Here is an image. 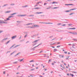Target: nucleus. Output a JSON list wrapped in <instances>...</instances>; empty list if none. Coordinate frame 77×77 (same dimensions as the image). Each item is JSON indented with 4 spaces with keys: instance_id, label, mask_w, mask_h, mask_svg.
<instances>
[{
    "instance_id": "obj_6",
    "label": "nucleus",
    "mask_w": 77,
    "mask_h": 77,
    "mask_svg": "<svg viewBox=\"0 0 77 77\" xmlns=\"http://www.w3.org/2000/svg\"><path fill=\"white\" fill-rule=\"evenodd\" d=\"M39 25H34V27H39Z\"/></svg>"
},
{
    "instance_id": "obj_61",
    "label": "nucleus",
    "mask_w": 77,
    "mask_h": 77,
    "mask_svg": "<svg viewBox=\"0 0 77 77\" xmlns=\"http://www.w3.org/2000/svg\"><path fill=\"white\" fill-rule=\"evenodd\" d=\"M67 75H69V74H67Z\"/></svg>"
},
{
    "instance_id": "obj_44",
    "label": "nucleus",
    "mask_w": 77,
    "mask_h": 77,
    "mask_svg": "<svg viewBox=\"0 0 77 77\" xmlns=\"http://www.w3.org/2000/svg\"><path fill=\"white\" fill-rule=\"evenodd\" d=\"M60 24H61V23H60L58 24V25H60Z\"/></svg>"
},
{
    "instance_id": "obj_33",
    "label": "nucleus",
    "mask_w": 77,
    "mask_h": 77,
    "mask_svg": "<svg viewBox=\"0 0 77 77\" xmlns=\"http://www.w3.org/2000/svg\"><path fill=\"white\" fill-rule=\"evenodd\" d=\"M6 39H8V38H5L4 39H3V40H6Z\"/></svg>"
},
{
    "instance_id": "obj_16",
    "label": "nucleus",
    "mask_w": 77,
    "mask_h": 77,
    "mask_svg": "<svg viewBox=\"0 0 77 77\" xmlns=\"http://www.w3.org/2000/svg\"><path fill=\"white\" fill-rule=\"evenodd\" d=\"M38 41H39V40H35V41H34L33 42H38Z\"/></svg>"
},
{
    "instance_id": "obj_35",
    "label": "nucleus",
    "mask_w": 77,
    "mask_h": 77,
    "mask_svg": "<svg viewBox=\"0 0 77 77\" xmlns=\"http://www.w3.org/2000/svg\"><path fill=\"white\" fill-rule=\"evenodd\" d=\"M68 25L69 26H71V25H72V24H68Z\"/></svg>"
},
{
    "instance_id": "obj_56",
    "label": "nucleus",
    "mask_w": 77,
    "mask_h": 77,
    "mask_svg": "<svg viewBox=\"0 0 77 77\" xmlns=\"http://www.w3.org/2000/svg\"><path fill=\"white\" fill-rule=\"evenodd\" d=\"M68 54H70V53L68 52Z\"/></svg>"
},
{
    "instance_id": "obj_39",
    "label": "nucleus",
    "mask_w": 77,
    "mask_h": 77,
    "mask_svg": "<svg viewBox=\"0 0 77 77\" xmlns=\"http://www.w3.org/2000/svg\"><path fill=\"white\" fill-rule=\"evenodd\" d=\"M34 62V61L33 60H31L30 61H29V62Z\"/></svg>"
},
{
    "instance_id": "obj_43",
    "label": "nucleus",
    "mask_w": 77,
    "mask_h": 77,
    "mask_svg": "<svg viewBox=\"0 0 77 77\" xmlns=\"http://www.w3.org/2000/svg\"><path fill=\"white\" fill-rule=\"evenodd\" d=\"M21 16V17H23V16H26V15H22Z\"/></svg>"
},
{
    "instance_id": "obj_10",
    "label": "nucleus",
    "mask_w": 77,
    "mask_h": 77,
    "mask_svg": "<svg viewBox=\"0 0 77 77\" xmlns=\"http://www.w3.org/2000/svg\"><path fill=\"white\" fill-rule=\"evenodd\" d=\"M43 23V24H52V23Z\"/></svg>"
},
{
    "instance_id": "obj_23",
    "label": "nucleus",
    "mask_w": 77,
    "mask_h": 77,
    "mask_svg": "<svg viewBox=\"0 0 77 77\" xmlns=\"http://www.w3.org/2000/svg\"><path fill=\"white\" fill-rule=\"evenodd\" d=\"M40 8H35L34 9H40Z\"/></svg>"
},
{
    "instance_id": "obj_3",
    "label": "nucleus",
    "mask_w": 77,
    "mask_h": 77,
    "mask_svg": "<svg viewBox=\"0 0 77 77\" xmlns=\"http://www.w3.org/2000/svg\"><path fill=\"white\" fill-rule=\"evenodd\" d=\"M59 56L60 58H63L64 57L63 55H59Z\"/></svg>"
},
{
    "instance_id": "obj_26",
    "label": "nucleus",
    "mask_w": 77,
    "mask_h": 77,
    "mask_svg": "<svg viewBox=\"0 0 77 77\" xmlns=\"http://www.w3.org/2000/svg\"><path fill=\"white\" fill-rule=\"evenodd\" d=\"M57 44H60V42H58L57 43Z\"/></svg>"
},
{
    "instance_id": "obj_29",
    "label": "nucleus",
    "mask_w": 77,
    "mask_h": 77,
    "mask_svg": "<svg viewBox=\"0 0 77 77\" xmlns=\"http://www.w3.org/2000/svg\"><path fill=\"white\" fill-rule=\"evenodd\" d=\"M33 70H35V69H31V70H30L31 71H33Z\"/></svg>"
},
{
    "instance_id": "obj_55",
    "label": "nucleus",
    "mask_w": 77,
    "mask_h": 77,
    "mask_svg": "<svg viewBox=\"0 0 77 77\" xmlns=\"http://www.w3.org/2000/svg\"><path fill=\"white\" fill-rule=\"evenodd\" d=\"M52 65H54V63H52Z\"/></svg>"
},
{
    "instance_id": "obj_1",
    "label": "nucleus",
    "mask_w": 77,
    "mask_h": 77,
    "mask_svg": "<svg viewBox=\"0 0 77 77\" xmlns=\"http://www.w3.org/2000/svg\"><path fill=\"white\" fill-rule=\"evenodd\" d=\"M2 23H4V24H7V22H5L4 21L0 20V24H2Z\"/></svg>"
},
{
    "instance_id": "obj_53",
    "label": "nucleus",
    "mask_w": 77,
    "mask_h": 77,
    "mask_svg": "<svg viewBox=\"0 0 77 77\" xmlns=\"http://www.w3.org/2000/svg\"><path fill=\"white\" fill-rule=\"evenodd\" d=\"M65 5H68V4H65Z\"/></svg>"
},
{
    "instance_id": "obj_5",
    "label": "nucleus",
    "mask_w": 77,
    "mask_h": 77,
    "mask_svg": "<svg viewBox=\"0 0 77 77\" xmlns=\"http://www.w3.org/2000/svg\"><path fill=\"white\" fill-rule=\"evenodd\" d=\"M20 62H24V59H21V60H20Z\"/></svg>"
},
{
    "instance_id": "obj_4",
    "label": "nucleus",
    "mask_w": 77,
    "mask_h": 77,
    "mask_svg": "<svg viewBox=\"0 0 77 77\" xmlns=\"http://www.w3.org/2000/svg\"><path fill=\"white\" fill-rule=\"evenodd\" d=\"M16 37H17V35H15L14 36L12 37L11 38V39H15V38H16Z\"/></svg>"
},
{
    "instance_id": "obj_8",
    "label": "nucleus",
    "mask_w": 77,
    "mask_h": 77,
    "mask_svg": "<svg viewBox=\"0 0 77 77\" xmlns=\"http://www.w3.org/2000/svg\"><path fill=\"white\" fill-rule=\"evenodd\" d=\"M57 51V49H55L54 50V52H55V51Z\"/></svg>"
},
{
    "instance_id": "obj_12",
    "label": "nucleus",
    "mask_w": 77,
    "mask_h": 77,
    "mask_svg": "<svg viewBox=\"0 0 77 77\" xmlns=\"http://www.w3.org/2000/svg\"><path fill=\"white\" fill-rule=\"evenodd\" d=\"M51 7V6H49L48 8H47V9H50Z\"/></svg>"
},
{
    "instance_id": "obj_19",
    "label": "nucleus",
    "mask_w": 77,
    "mask_h": 77,
    "mask_svg": "<svg viewBox=\"0 0 77 77\" xmlns=\"http://www.w3.org/2000/svg\"><path fill=\"white\" fill-rule=\"evenodd\" d=\"M17 14L16 13H13V14H11V15H15V14Z\"/></svg>"
},
{
    "instance_id": "obj_25",
    "label": "nucleus",
    "mask_w": 77,
    "mask_h": 77,
    "mask_svg": "<svg viewBox=\"0 0 77 77\" xmlns=\"http://www.w3.org/2000/svg\"><path fill=\"white\" fill-rule=\"evenodd\" d=\"M41 3V2H38L37 3H36V4H37V5H38V4H39V3Z\"/></svg>"
},
{
    "instance_id": "obj_52",
    "label": "nucleus",
    "mask_w": 77,
    "mask_h": 77,
    "mask_svg": "<svg viewBox=\"0 0 77 77\" xmlns=\"http://www.w3.org/2000/svg\"><path fill=\"white\" fill-rule=\"evenodd\" d=\"M64 65H66V63H64Z\"/></svg>"
},
{
    "instance_id": "obj_13",
    "label": "nucleus",
    "mask_w": 77,
    "mask_h": 77,
    "mask_svg": "<svg viewBox=\"0 0 77 77\" xmlns=\"http://www.w3.org/2000/svg\"><path fill=\"white\" fill-rule=\"evenodd\" d=\"M73 40L74 41H77V39H73Z\"/></svg>"
},
{
    "instance_id": "obj_54",
    "label": "nucleus",
    "mask_w": 77,
    "mask_h": 77,
    "mask_svg": "<svg viewBox=\"0 0 77 77\" xmlns=\"http://www.w3.org/2000/svg\"><path fill=\"white\" fill-rule=\"evenodd\" d=\"M17 74H19V72H17L16 73Z\"/></svg>"
},
{
    "instance_id": "obj_45",
    "label": "nucleus",
    "mask_w": 77,
    "mask_h": 77,
    "mask_svg": "<svg viewBox=\"0 0 77 77\" xmlns=\"http://www.w3.org/2000/svg\"><path fill=\"white\" fill-rule=\"evenodd\" d=\"M2 32H3V31H0V33H2Z\"/></svg>"
},
{
    "instance_id": "obj_63",
    "label": "nucleus",
    "mask_w": 77,
    "mask_h": 77,
    "mask_svg": "<svg viewBox=\"0 0 77 77\" xmlns=\"http://www.w3.org/2000/svg\"><path fill=\"white\" fill-rule=\"evenodd\" d=\"M32 66H34V65H33V64L32 65Z\"/></svg>"
},
{
    "instance_id": "obj_27",
    "label": "nucleus",
    "mask_w": 77,
    "mask_h": 77,
    "mask_svg": "<svg viewBox=\"0 0 77 77\" xmlns=\"http://www.w3.org/2000/svg\"><path fill=\"white\" fill-rule=\"evenodd\" d=\"M65 12H69V11H66Z\"/></svg>"
},
{
    "instance_id": "obj_60",
    "label": "nucleus",
    "mask_w": 77,
    "mask_h": 77,
    "mask_svg": "<svg viewBox=\"0 0 77 77\" xmlns=\"http://www.w3.org/2000/svg\"><path fill=\"white\" fill-rule=\"evenodd\" d=\"M54 38H53V39H52V41H53V40H54Z\"/></svg>"
},
{
    "instance_id": "obj_11",
    "label": "nucleus",
    "mask_w": 77,
    "mask_h": 77,
    "mask_svg": "<svg viewBox=\"0 0 77 77\" xmlns=\"http://www.w3.org/2000/svg\"><path fill=\"white\" fill-rule=\"evenodd\" d=\"M11 11H6L5 12V13L6 14V13H9V12H10Z\"/></svg>"
},
{
    "instance_id": "obj_18",
    "label": "nucleus",
    "mask_w": 77,
    "mask_h": 77,
    "mask_svg": "<svg viewBox=\"0 0 77 77\" xmlns=\"http://www.w3.org/2000/svg\"><path fill=\"white\" fill-rule=\"evenodd\" d=\"M66 60L68 59H69V57H66Z\"/></svg>"
},
{
    "instance_id": "obj_34",
    "label": "nucleus",
    "mask_w": 77,
    "mask_h": 77,
    "mask_svg": "<svg viewBox=\"0 0 77 77\" xmlns=\"http://www.w3.org/2000/svg\"><path fill=\"white\" fill-rule=\"evenodd\" d=\"M66 26V25L65 24L62 25V26Z\"/></svg>"
},
{
    "instance_id": "obj_59",
    "label": "nucleus",
    "mask_w": 77,
    "mask_h": 77,
    "mask_svg": "<svg viewBox=\"0 0 77 77\" xmlns=\"http://www.w3.org/2000/svg\"><path fill=\"white\" fill-rule=\"evenodd\" d=\"M32 16V17L34 16L33 15H30V16Z\"/></svg>"
},
{
    "instance_id": "obj_51",
    "label": "nucleus",
    "mask_w": 77,
    "mask_h": 77,
    "mask_svg": "<svg viewBox=\"0 0 77 77\" xmlns=\"http://www.w3.org/2000/svg\"><path fill=\"white\" fill-rule=\"evenodd\" d=\"M69 45H71V44H69Z\"/></svg>"
},
{
    "instance_id": "obj_42",
    "label": "nucleus",
    "mask_w": 77,
    "mask_h": 77,
    "mask_svg": "<svg viewBox=\"0 0 77 77\" xmlns=\"http://www.w3.org/2000/svg\"><path fill=\"white\" fill-rule=\"evenodd\" d=\"M64 53H65V54H67V52L65 51L64 52Z\"/></svg>"
},
{
    "instance_id": "obj_46",
    "label": "nucleus",
    "mask_w": 77,
    "mask_h": 77,
    "mask_svg": "<svg viewBox=\"0 0 77 77\" xmlns=\"http://www.w3.org/2000/svg\"><path fill=\"white\" fill-rule=\"evenodd\" d=\"M71 75L72 76V77H73L74 76V75L72 74Z\"/></svg>"
},
{
    "instance_id": "obj_62",
    "label": "nucleus",
    "mask_w": 77,
    "mask_h": 77,
    "mask_svg": "<svg viewBox=\"0 0 77 77\" xmlns=\"http://www.w3.org/2000/svg\"><path fill=\"white\" fill-rule=\"evenodd\" d=\"M52 48H55L54 47H52Z\"/></svg>"
},
{
    "instance_id": "obj_28",
    "label": "nucleus",
    "mask_w": 77,
    "mask_h": 77,
    "mask_svg": "<svg viewBox=\"0 0 77 77\" xmlns=\"http://www.w3.org/2000/svg\"><path fill=\"white\" fill-rule=\"evenodd\" d=\"M60 47V46H57V48H59Z\"/></svg>"
},
{
    "instance_id": "obj_30",
    "label": "nucleus",
    "mask_w": 77,
    "mask_h": 77,
    "mask_svg": "<svg viewBox=\"0 0 77 77\" xmlns=\"http://www.w3.org/2000/svg\"><path fill=\"white\" fill-rule=\"evenodd\" d=\"M51 60H49L48 61V63H49V62H51Z\"/></svg>"
},
{
    "instance_id": "obj_47",
    "label": "nucleus",
    "mask_w": 77,
    "mask_h": 77,
    "mask_svg": "<svg viewBox=\"0 0 77 77\" xmlns=\"http://www.w3.org/2000/svg\"><path fill=\"white\" fill-rule=\"evenodd\" d=\"M4 21H8V20H7V19H6V20H5Z\"/></svg>"
},
{
    "instance_id": "obj_7",
    "label": "nucleus",
    "mask_w": 77,
    "mask_h": 77,
    "mask_svg": "<svg viewBox=\"0 0 77 77\" xmlns=\"http://www.w3.org/2000/svg\"><path fill=\"white\" fill-rule=\"evenodd\" d=\"M69 29H71L72 30H75V28H69Z\"/></svg>"
},
{
    "instance_id": "obj_36",
    "label": "nucleus",
    "mask_w": 77,
    "mask_h": 77,
    "mask_svg": "<svg viewBox=\"0 0 77 77\" xmlns=\"http://www.w3.org/2000/svg\"><path fill=\"white\" fill-rule=\"evenodd\" d=\"M14 53H15V52H13V53L11 54V55H12V54H14Z\"/></svg>"
},
{
    "instance_id": "obj_24",
    "label": "nucleus",
    "mask_w": 77,
    "mask_h": 77,
    "mask_svg": "<svg viewBox=\"0 0 77 77\" xmlns=\"http://www.w3.org/2000/svg\"><path fill=\"white\" fill-rule=\"evenodd\" d=\"M72 14H74V13H71L70 14H69V15H72Z\"/></svg>"
},
{
    "instance_id": "obj_9",
    "label": "nucleus",
    "mask_w": 77,
    "mask_h": 77,
    "mask_svg": "<svg viewBox=\"0 0 77 77\" xmlns=\"http://www.w3.org/2000/svg\"><path fill=\"white\" fill-rule=\"evenodd\" d=\"M9 42H10V40L8 41L6 43H5V44H8L9 43Z\"/></svg>"
},
{
    "instance_id": "obj_37",
    "label": "nucleus",
    "mask_w": 77,
    "mask_h": 77,
    "mask_svg": "<svg viewBox=\"0 0 77 77\" xmlns=\"http://www.w3.org/2000/svg\"><path fill=\"white\" fill-rule=\"evenodd\" d=\"M18 46H20V45H17L16 47H18Z\"/></svg>"
},
{
    "instance_id": "obj_20",
    "label": "nucleus",
    "mask_w": 77,
    "mask_h": 77,
    "mask_svg": "<svg viewBox=\"0 0 77 77\" xmlns=\"http://www.w3.org/2000/svg\"><path fill=\"white\" fill-rule=\"evenodd\" d=\"M72 34H73V35H75V34H77V33L76 32L72 33Z\"/></svg>"
},
{
    "instance_id": "obj_40",
    "label": "nucleus",
    "mask_w": 77,
    "mask_h": 77,
    "mask_svg": "<svg viewBox=\"0 0 77 77\" xmlns=\"http://www.w3.org/2000/svg\"><path fill=\"white\" fill-rule=\"evenodd\" d=\"M68 5H73V4H68Z\"/></svg>"
},
{
    "instance_id": "obj_32",
    "label": "nucleus",
    "mask_w": 77,
    "mask_h": 77,
    "mask_svg": "<svg viewBox=\"0 0 77 77\" xmlns=\"http://www.w3.org/2000/svg\"><path fill=\"white\" fill-rule=\"evenodd\" d=\"M54 44H55V43H54V44H51V43H50V45H54Z\"/></svg>"
},
{
    "instance_id": "obj_17",
    "label": "nucleus",
    "mask_w": 77,
    "mask_h": 77,
    "mask_svg": "<svg viewBox=\"0 0 77 77\" xmlns=\"http://www.w3.org/2000/svg\"><path fill=\"white\" fill-rule=\"evenodd\" d=\"M42 13H43L42 12H39V13H38V12L36 13V14H42Z\"/></svg>"
},
{
    "instance_id": "obj_50",
    "label": "nucleus",
    "mask_w": 77,
    "mask_h": 77,
    "mask_svg": "<svg viewBox=\"0 0 77 77\" xmlns=\"http://www.w3.org/2000/svg\"><path fill=\"white\" fill-rule=\"evenodd\" d=\"M69 33H72V32H69Z\"/></svg>"
},
{
    "instance_id": "obj_31",
    "label": "nucleus",
    "mask_w": 77,
    "mask_h": 77,
    "mask_svg": "<svg viewBox=\"0 0 77 77\" xmlns=\"http://www.w3.org/2000/svg\"><path fill=\"white\" fill-rule=\"evenodd\" d=\"M57 8H58V7H54L53 9H57Z\"/></svg>"
},
{
    "instance_id": "obj_58",
    "label": "nucleus",
    "mask_w": 77,
    "mask_h": 77,
    "mask_svg": "<svg viewBox=\"0 0 77 77\" xmlns=\"http://www.w3.org/2000/svg\"><path fill=\"white\" fill-rule=\"evenodd\" d=\"M30 24H27V25H30Z\"/></svg>"
},
{
    "instance_id": "obj_38",
    "label": "nucleus",
    "mask_w": 77,
    "mask_h": 77,
    "mask_svg": "<svg viewBox=\"0 0 77 77\" xmlns=\"http://www.w3.org/2000/svg\"><path fill=\"white\" fill-rule=\"evenodd\" d=\"M12 17H13V16H11L9 17V18H12Z\"/></svg>"
},
{
    "instance_id": "obj_15",
    "label": "nucleus",
    "mask_w": 77,
    "mask_h": 77,
    "mask_svg": "<svg viewBox=\"0 0 77 77\" xmlns=\"http://www.w3.org/2000/svg\"><path fill=\"white\" fill-rule=\"evenodd\" d=\"M54 3H57V2H52V4H54Z\"/></svg>"
},
{
    "instance_id": "obj_57",
    "label": "nucleus",
    "mask_w": 77,
    "mask_h": 77,
    "mask_svg": "<svg viewBox=\"0 0 77 77\" xmlns=\"http://www.w3.org/2000/svg\"><path fill=\"white\" fill-rule=\"evenodd\" d=\"M36 69H38V67H37L36 68Z\"/></svg>"
},
{
    "instance_id": "obj_2",
    "label": "nucleus",
    "mask_w": 77,
    "mask_h": 77,
    "mask_svg": "<svg viewBox=\"0 0 77 77\" xmlns=\"http://www.w3.org/2000/svg\"><path fill=\"white\" fill-rule=\"evenodd\" d=\"M75 44H76L75 43L72 44V47L73 48H75Z\"/></svg>"
},
{
    "instance_id": "obj_64",
    "label": "nucleus",
    "mask_w": 77,
    "mask_h": 77,
    "mask_svg": "<svg viewBox=\"0 0 77 77\" xmlns=\"http://www.w3.org/2000/svg\"><path fill=\"white\" fill-rule=\"evenodd\" d=\"M38 65V64H36V65Z\"/></svg>"
},
{
    "instance_id": "obj_21",
    "label": "nucleus",
    "mask_w": 77,
    "mask_h": 77,
    "mask_svg": "<svg viewBox=\"0 0 77 77\" xmlns=\"http://www.w3.org/2000/svg\"><path fill=\"white\" fill-rule=\"evenodd\" d=\"M18 63V62L16 61V62H14V63H13L16 64V63Z\"/></svg>"
},
{
    "instance_id": "obj_41",
    "label": "nucleus",
    "mask_w": 77,
    "mask_h": 77,
    "mask_svg": "<svg viewBox=\"0 0 77 77\" xmlns=\"http://www.w3.org/2000/svg\"><path fill=\"white\" fill-rule=\"evenodd\" d=\"M49 38H51V39H53V37H50Z\"/></svg>"
},
{
    "instance_id": "obj_48",
    "label": "nucleus",
    "mask_w": 77,
    "mask_h": 77,
    "mask_svg": "<svg viewBox=\"0 0 77 77\" xmlns=\"http://www.w3.org/2000/svg\"><path fill=\"white\" fill-rule=\"evenodd\" d=\"M38 6V5H35V7H36V6Z\"/></svg>"
},
{
    "instance_id": "obj_14",
    "label": "nucleus",
    "mask_w": 77,
    "mask_h": 77,
    "mask_svg": "<svg viewBox=\"0 0 77 77\" xmlns=\"http://www.w3.org/2000/svg\"><path fill=\"white\" fill-rule=\"evenodd\" d=\"M10 17H9L8 18H7V21H8V20H10Z\"/></svg>"
},
{
    "instance_id": "obj_22",
    "label": "nucleus",
    "mask_w": 77,
    "mask_h": 77,
    "mask_svg": "<svg viewBox=\"0 0 77 77\" xmlns=\"http://www.w3.org/2000/svg\"><path fill=\"white\" fill-rule=\"evenodd\" d=\"M73 10H75V8L70 9V11H73Z\"/></svg>"
},
{
    "instance_id": "obj_49",
    "label": "nucleus",
    "mask_w": 77,
    "mask_h": 77,
    "mask_svg": "<svg viewBox=\"0 0 77 77\" xmlns=\"http://www.w3.org/2000/svg\"><path fill=\"white\" fill-rule=\"evenodd\" d=\"M3 74H5V71L3 72Z\"/></svg>"
}]
</instances>
